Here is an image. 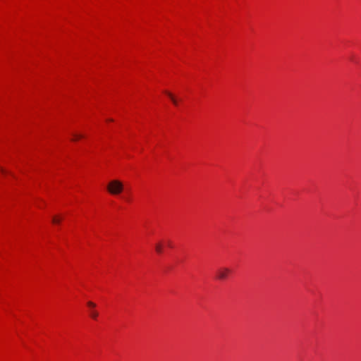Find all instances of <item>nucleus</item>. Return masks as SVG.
Returning <instances> with one entry per match:
<instances>
[{
    "label": "nucleus",
    "mask_w": 361,
    "mask_h": 361,
    "mask_svg": "<svg viewBox=\"0 0 361 361\" xmlns=\"http://www.w3.org/2000/svg\"><path fill=\"white\" fill-rule=\"evenodd\" d=\"M156 252L159 254L162 253L163 252V247L161 243H157L155 246Z\"/></svg>",
    "instance_id": "5"
},
{
    "label": "nucleus",
    "mask_w": 361,
    "mask_h": 361,
    "mask_svg": "<svg viewBox=\"0 0 361 361\" xmlns=\"http://www.w3.org/2000/svg\"><path fill=\"white\" fill-rule=\"evenodd\" d=\"M123 185L118 180H111L107 185V190L113 195H118L123 190Z\"/></svg>",
    "instance_id": "1"
},
{
    "label": "nucleus",
    "mask_w": 361,
    "mask_h": 361,
    "mask_svg": "<svg viewBox=\"0 0 361 361\" xmlns=\"http://www.w3.org/2000/svg\"><path fill=\"white\" fill-rule=\"evenodd\" d=\"M73 136L74 137L73 140L75 141L80 138H82L83 137V135H80V134H77V133H74L73 134Z\"/></svg>",
    "instance_id": "6"
},
{
    "label": "nucleus",
    "mask_w": 361,
    "mask_h": 361,
    "mask_svg": "<svg viewBox=\"0 0 361 361\" xmlns=\"http://www.w3.org/2000/svg\"><path fill=\"white\" fill-rule=\"evenodd\" d=\"M0 169L2 173H6V171L2 168H1Z\"/></svg>",
    "instance_id": "8"
},
{
    "label": "nucleus",
    "mask_w": 361,
    "mask_h": 361,
    "mask_svg": "<svg viewBox=\"0 0 361 361\" xmlns=\"http://www.w3.org/2000/svg\"><path fill=\"white\" fill-rule=\"evenodd\" d=\"M168 245L171 246V243L170 242H169Z\"/></svg>",
    "instance_id": "9"
},
{
    "label": "nucleus",
    "mask_w": 361,
    "mask_h": 361,
    "mask_svg": "<svg viewBox=\"0 0 361 361\" xmlns=\"http://www.w3.org/2000/svg\"><path fill=\"white\" fill-rule=\"evenodd\" d=\"M52 222L54 224H59L60 222V219L57 218L56 216L53 217Z\"/></svg>",
    "instance_id": "7"
},
{
    "label": "nucleus",
    "mask_w": 361,
    "mask_h": 361,
    "mask_svg": "<svg viewBox=\"0 0 361 361\" xmlns=\"http://www.w3.org/2000/svg\"><path fill=\"white\" fill-rule=\"evenodd\" d=\"M87 305L90 308V317L92 319H96L98 317V312L94 310V308L96 307L95 303L90 301L87 302Z\"/></svg>",
    "instance_id": "3"
},
{
    "label": "nucleus",
    "mask_w": 361,
    "mask_h": 361,
    "mask_svg": "<svg viewBox=\"0 0 361 361\" xmlns=\"http://www.w3.org/2000/svg\"><path fill=\"white\" fill-rule=\"evenodd\" d=\"M231 273V269L228 267H221L216 271V279L219 280H226Z\"/></svg>",
    "instance_id": "2"
},
{
    "label": "nucleus",
    "mask_w": 361,
    "mask_h": 361,
    "mask_svg": "<svg viewBox=\"0 0 361 361\" xmlns=\"http://www.w3.org/2000/svg\"><path fill=\"white\" fill-rule=\"evenodd\" d=\"M166 94L169 96V97L171 99L172 102L173 103V104L175 105H178V101L177 99L173 97V95L169 92H166Z\"/></svg>",
    "instance_id": "4"
}]
</instances>
